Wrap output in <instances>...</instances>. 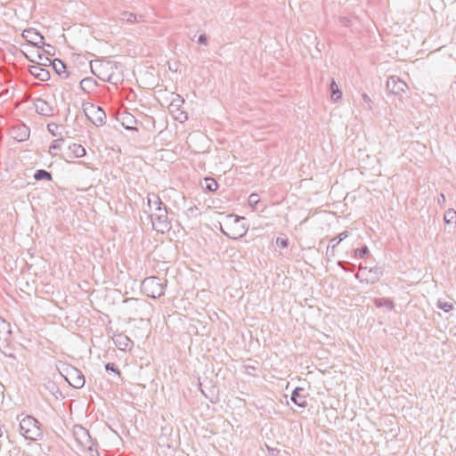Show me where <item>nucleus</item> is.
<instances>
[{
	"label": "nucleus",
	"instance_id": "nucleus-11",
	"mask_svg": "<svg viewBox=\"0 0 456 456\" xmlns=\"http://www.w3.org/2000/svg\"><path fill=\"white\" fill-rule=\"evenodd\" d=\"M202 187L206 191L214 192L218 189V183L214 178L206 177L203 180Z\"/></svg>",
	"mask_w": 456,
	"mask_h": 456
},
{
	"label": "nucleus",
	"instance_id": "nucleus-6",
	"mask_svg": "<svg viewBox=\"0 0 456 456\" xmlns=\"http://www.w3.org/2000/svg\"><path fill=\"white\" fill-rule=\"evenodd\" d=\"M65 379L75 388H80L85 384L84 375L75 368H69L66 370Z\"/></svg>",
	"mask_w": 456,
	"mask_h": 456
},
{
	"label": "nucleus",
	"instance_id": "nucleus-3",
	"mask_svg": "<svg viewBox=\"0 0 456 456\" xmlns=\"http://www.w3.org/2000/svg\"><path fill=\"white\" fill-rule=\"evenodd\" d=\"M144 293L152 298L159 297L164 294V286L156 277L147 278L142 283Z\"/></svg>",
	"mask_w": 456,
	"mask_h": 456
},
{
	"label": "nucleus",
	"instance_id": "nucleus-22",
	"mask_svg": "<svg viewBox=\"0 0 456 456\" xmlns=\"http://www.w3.org/2000/svg\"><path fill=\"white\" fill-rule=\"evenodd\" d=\"M367 252H368V248H362V249H357L356 250V254L361 256L365 255Z\"/></svg>",
	"mask_w": 456,
	"mask_h": 456
},
{
	"label": "nucleus",
	"instance_id": "nucleus-2",
	"mask_svg": "<svg viewBox=\"0 0 456 456\" xmlns=\"http://www.w3.org/2000/svg\"><path fill=\"white\" fill-rule=\"evenodd\" d=\"M20 432L27 439L36 440L40 436V428L36 419L24 416L20 422Z\"/></svg>",
	"mask_w": 456,
	"mask_h": 456
},
{
	"label": "nucleus",
	"instance_id": "nucleus-4",
	"mask_svg": "<svg viewBox=\"0 0 456 456\" xmlns=\"http://www.w3.org/2000/svg\"><path fill=\"white\" fill-rule=\"evenodd\" d=\"M84 112L87 118L95 126L102 125L105 113L104 111L94 104L87 103L84 106Z\"/></svg>",
	"mask_w": 456,
	"mask_h": 456
},
{
	"label": "nucleus",
	"instance_id": "nucleus-10",
	"mask_svg": "<svg viewBox=\"0 0 456 456\" xmlns=\"http://www.w3.org/2000/svg\"><path fill=\"white\" fill-rule=\"evenodd\" d=\"M153 227L160 232H164L168 230L169 224L167 222V216L166 213L159 216L157 219L152 220Z\"/></svg>",
	"mask_w": 456,
	"mask_h": 456
},
{
	"label": "nucleus",
	"instance_id": "nucleus-24",
	"mask_svg": "<svg viewBox=\"0 0 456 456\" xmlns=\"http://www.w3.org/2000/svg\"><path fill=\"white\" fill-rule=\"evenodd\" d=\"M438 200V203L441 204L442 202H444L445 201V196L444 193H441L437 199Z\"/></svg>",
	"mask_w": 456,
	"mask_h": 456
},
{
	"label": "nucleus",
	"instance_id": "nucleus-17",
	"mask_svg": "<svg viewBox=\"0 0 456 456\" xmlns=\"http://www.w3.org/2000/svg\"><path fill=\"white\" fill-rule=\"evenodd\" d=\"M456 218V212L450 210L447 211L444 216V220L446 223H451L452 219Z\"/></svg>",
	"mask_w": 456,
	"mask_h": 456
},
{
	"label": "nucleus",
	"instance_id": "nucleus-16",
	"mask_svg": "<svg viewBox=\"0 0 456 456\" xmlns=\"http://www.w3.org/2000/svg\"><path fill=\"white\" fill-rule=\"evenodd\" d=\"M439 308L443 309L444 312H449L452 309V304L448 302H439L438 303Z\"/></svg>",
	"mask_w": 456,
	"mask_h": 456
},
{
	"label": "nucleus",
	"instance_id": "nucleus-19",
	"mask_svg": "<svg viewBox=\"0 0 456 456\" xmlns=\"http://www.w3.org/2000/svg\"><path fill=\"white\" fill-rule=\"evenodd\" d=\"M175 118L180 122H183L187 119V114L183 111H180L177 115H175Z\"/></svg>",
	"mask_w": 456,
	"mask_h": 456
},
{
	"label": "nucleus",
	"instance_id": "nucleus-28",
	"mask_svg": "<svg viewBox=\"0 0 456 456\" xmlns=\"http://www.w3.org/2000/svg\"><path fill=\"white\" fill-rule=\"evenodd\" d=\"M2 434H3V432H2V429L0 428V437L2 436Z\"/></svg>",
	"mask_w": 456,
	"mask_h": 456
},
{
	"label": "nucleus",
	"instance_id": "nucleus-7",
	"mask_svg": "<svg viewBox=\"0 0 456 456\" xmlns=\"http://www.w3.org/2000/svg\"><path fill=\"white\" fill-rule=\"evenodd\" d=\"M22 37L28 43L35 46L43 44L44 37L34 28L23 30Z\"/></svg>",
	"mask_w": 456,
	"mask_h": 456
},
{
	"label": "nucleus",
	"instance_id": "nucleus-13",
	"mask_svg": "<svg viewBox=\"0 0 456 456\" xmlns=\"http://www.w3.org/2000/svg\"><path fill=\"white\" fill-rule=\"evenodd\" d=\"M34 178L36 180H47V181H51L52 180V175L47 172V171H45V170H37L36 172V174L34 175Z\"/></svg>",
	"mask_w": 456,
	"mask_h": 456
},
{
	"label": "nucleus",
	"instance_id": "nucleus-15",
	"mask_svg": "<svg viewBox=\"0 0 456 456\" xmlns=\"http://www.w3.org/2000/svg\"><path fill=\"white\" fill-rule=\"evenodd\" d=\"M387 88L394 94H396L397 79L396 77H391L387 83Z\"/></svg>",
	"mask_w": 456,
	"mask_h": 456
},
{
	"label": "nucleus",
	"instance_id": "nucleus-1",
	"mask_svg": "<svg viewBox=\"0 0 456 456\" xmlns=\"http://www.w3.org/2000/svg\"><path fill=\"white\" fill-rule=\"evenodd\" d=\"M222 231L232 239L241 237L246 232L244 218L228 216L224 222Z\"/></svg>",
	"mask_w": 456,
	"mask_h": 456
},
{
	"label": "nucleus",
	"instance_id": "nucleus-14",
	"mask_svg": "<svg viewBox=\"0 0 456 456\" xmlns=\"http://www.w3.org/2000/svg\"><path fill=\"white\" fill-rule=\"evenodd\" d=\"M331 97L333 100H338L342 96V93L339 91L338 85L332 82L330 85Z\"/></svg>",
	"mask_w": 456,
	"mask_h": 456
},
{
	"label": "nucleus",
	"instance_id": "nucleus-26",
	"mask_svg": "<svg viewBox=\"0 0 456 456\" xmlns=\"http://www.w3.org/2000/svg\"><path fill=\"white\" fill-rule=\"evenodd\" d=\"M401 86H403L404 87L408 88V86L401 79L400 80Z\"/></svg>",
	"mask_w": 456,
	"mask_h": 456
},
{
	"label": "nucleus",
	"instance_id": "nucleus-18",
	"mask_svg": "<svg viewBox=\"0 0 456 456\" xmlns=\"http://www.w3.org/2000/svg\"><path fill=\"white\" fill-rule=\"evenodd\" d=\"M276 243L281 248H287L288 247V239L287 238H277Z\"/></svg>",
	"mask_w": 456,
	"mask_h": 456
},
{
	"label": "nucleus",
	"instance_id": "nucleus-5",
	"mask_svg": "<svg viewBox=\"0 0 456 456\" xmlns=\"http://www.w3.org/2000/svg\"><path fill=\"white\" fill-rule=\"evenodd\" d=\"M32 65L41 67H50L52 60L48 57L45 51L40 47L36 48L28 56Z\"/></svg>",
	"mask_w": 456,
	"mask_h": 456
},
{
	"label": "nucleus",
	"instance_id": "nucleus-8",
	"mask_svg": "<svg viewBox=\"0 0 456 456\" xmlns=\"http://www.w3.org/2000/svg\"><path fill=\"white\" fill-rule=\"evenodd\" d=\"M48 67H41L38 65H31L29 67V72L37 78L45 81L49 78L50 73L47 69Z\"/></svg>",
	"mask_w": 456,
	"mask_h": 456
},
{
	"label": "nucleus",
	"instance_id": "nucleus-21",
	"mask_svg": "<svg viewBox=\"0 0 456 456\" xmlns=\"http://www.w3.org/2000/svg\"><path fill=\"white\" fill-rule=\"evenodd\" d=\"M106 370H110L115 373H117L118 376H120L119 370L116 368V366L113 363H107L105 365Z\"/></svg>",
	"mask_w": 456,
	"mask_h": 456
},
{
	"label": "nucleus",
	"instance_id": "nucleus-12",
	"mask_svg": "<svg viewBox=\"0 0 456 456\" xmlns=\"http://www.w3.org/2000/svg\"><path fill=\"white\" fill-rule=\"evenodd\" d=\"M50 67H52L58 75L66 74V67L64 63L58 59L52 61Z\"/></svg>",
	"mask_w": 456,
	"mask_h": 456
},
{
	"label": "nucleus",
	"instance_id": "nucleus-9",
	"mask_svg": "<svg viewBox=\"0 0 456 456\" xmlns=\"http://www.w3.org/2000/svg\"><path fill=\"white\" fill-rule=\"evenodd\" d=\"M66 154L69 159L81 158L86 155V150L82 145L78 143H73L69 146Z\"/></svg>",
	"mask_w": 456,
	"mask_h": 456
},
{
	"label": "nucleus",
	"instance_id": "nucleus-23",
	"mask_svg": "<svg viewBox=\"0 0 456 456\" xmlns=\"http://www.w3.org/2000/svg\"><path fill=\"white\" fill-rule=\"evenodd\" d=\"M297 395V391L296 390L294 393H293V395L291 397V399L295 402V403L300 405V406H303L304 405V403H298L296 399V395Z\"/></svg>",
	"mask_w": 456,
	"mask_h": 456
},
{
	"label": "nucleus",
	"instance_id": "nucleus-20",
	"mask_svg": "<svg viewBox=\"0 0 456 456\" xmlns=\"http://www.w3.org/2000/svg\"><path fill=\"white\" fill-rule=\"evenodd\" d=\"M28 135V129L26 127H23V132H22V134L20 135H15L14 137L19 140V141H23L25 140Z\"/></svg>",
	"mask_w": 456,
	"mask_h": 456
},
{
	"label": "nucleus",
	"instance_id": "nucleus-25",
	"mask_svg": "<svg viewBox=\"0 0 456 456\" xmlns=\"http://www.w3.org/2000/svg\"><path fill=\"white\" fill-rule=\"evenodd\" d=\"M347 236V233L346 232H343L340 234V240H343L344 238H346Z\"/></svg>",
	"mask_w": 456,
	"mask_h": 456
},
{
	"label": "nucleus",
	"instance_id": "nucleus-27",
	"mask_svg": "<svg viewBox=\"0 0 456 456\" xmlns=\"http://www.w3.org/2000/svg\"><path fill=\"white\" fill-rule=\"evenodd\" d=\"M200 42H201V43H205V38H204L203 37H200Z\"/></svg>",
	"mask_w": 456,
	"mask_h": 456
}]
</instances>
